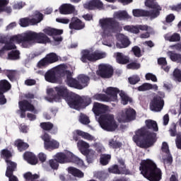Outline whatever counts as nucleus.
Segmentation results:
<instances>
[{"mask_svg": "<svg viewBox=\"0 0 181 181\" xmlns=\"http://www.w3.org/2000/svg\"><path fill=\"white\" fill-rule=\"evenodd\" d=\"M13 42H16L18 44L21 43L23 47L28 49L33 46L35 43L46 45V43L50 42V38L46 36L44 33H36L29 30L23 34L11 37L8 42H5V45L2 47L3 50H13L16 49V45Z\"/></svg>", "mask_w": 181, "mask_h": 181, "instance_id": "f257e3e1", "label": "nucleus"}, {"mask_svg": "<svg viewBox=\"0 0 181 181\" xmlns=\"http://www.w3.org/2000/svg\"><path fill=\"white\" fill-rule=\"evenodd\" d=\"M146 127H143L135 132L133 136V141L139 148L148 149L151 146H153L157 141L156 133L159 131L158 123L152 119H146L145 121ZM148 129L154 132H149Z\"/></svg>", "mask_w": 181, "mask_h": 181, "instance_id": "f03ea898", "label": "nucleus"}, {"mask_svg": "<svg viewBox=\"0 0 181 181\" xmlns=\"http://www.w3.org/2000/svg\"><path fill=\"white\" fill-rule=\"evenodd\" d=\"M139 170L144 177L149 181H160L162 180V170L151 160L141 162Z\"/></svg>", "mask_w": 181, "mask_h": 181, "instance_id": "7ed1b4c3", "label": "nucleus"}, {"mask_svg": "<svg viewBox=\"0 0 181 181\" xmlns=\"http://www.w3.org/2000/svg\"><path fill=\"white\" fill-rule=\"evenodd\" d=\"M99 124L103 129L109 132H112L118 128V124H117V122H115L112 115H100Z\"/></svg>", "mask_w": 181, "mask_h": 181, "instance_id": "20e7f679", "label": "nucleus"}, {"mask_svg": "<svg viewBox=\"0 0 181 181\" xmlns=\"http://www.w3.org/2000/svg\"><path fill=\"white\" fill-rule=\"evenodd\" d=\"M81 54V62L82 63H88V62L94 63L97 62V60H101V59H105V57H107L105 52H100L98 51L91 52V51L88 49L82 50Z\"/></svg>", "mask_w": 181, "mask_h": 181, "instance_id": "39448f33", "label": "nucleus"}, {"mask_svg": "<svg viewBox=\"0 0 181 181\" xmlns=\"http://www.w3.org/2000/svg\"><path fill=\"white\" fill-rule=\"evenodd\" d=\"M100 25L103 32H118L121 29L119 23L114 18H103L100 20Z\"/></svg>", "mask_w": 181, "mask_h": 181, "instance_id": "423d86ee", "label": "nucleus"}, {"mask_svg": "<svg viewBox=\"0 0 181 181\" xmlns=\"http://www.w3.org/2000/svg\"><path fill=\"white\" fill-rule=\"evenodd\" d=\"M61 74V77H64L66 76L65 83L69 86V87H71L72 88H76L79 90L81 88V86L78 85V79L73 78V72L69 70H64L59 71Z\"/></svg>", "mask_w": 181, "mask_h": 181, "instance_id": "0eeeda50", "label": "nucleus"}, {"mask_svg": "<svg viewBox=\"0 0 181 181\" xmlns=\"http://www.w3.org/2000/svg\"><path fill=\"white\" fill-rule=\"evenodd\" d=\"M97 74L101 78H111L114 75V68L108 64H100Z\"/></svg>", "mask_w": 181, "mask_h": 181, "instance_id": "6e6552de", "label": "nucleus"}, {"mask_svg": "<svg viewBox=\"0 0 181 181\" xmlns=\"http://www.w3.org/2000/svg\"><path fill=\"white\" fill-rule=\"evenodd\" d=\"M70 108L80 111L81 110V96L77 94H70L66 100Z\"/></svg>", "mask_w": 181, "mask_h": 181, "instance_id": "1a4fd4ad", "label": "nucleus"}, {"mask_svg": "<svg viewBox=\"0 0 181 181\" xmlns=\"http://www.w3.org/2000/svg\"><path fill=\"white\" fill-rule=\"evenodd\" d=\"M42 140L44 141L45 149L47 151H54V149H59V146H60V143L54 139L52 140L50 135L47 133L44 134Z\"/></svg>", "mask_w": 181, "mask_h": 181, "instance_id": "9d476101", "label": "nucleus"}, {"mask_svg": "<svg viewBox=\"0 0 181 181\" xmlns=\"http://www.w3.org/2000/svg\"><path fill=\"white\" fill-rule=\"evenodd\" d=\"M163 105H165V101L162 97L157 95L151 100L149 107L151 111L159 112L163 110Z\"/></svg>", "mask_w": 181, "mask_h": 181, "instance_id": "9b49d317", "label": "nucleus"}, {"mask_svg": "<svg viewBox=\"0 0 181 181\" xmlns=\"http://www.w3.org/2000/svg\"><path fill=\"white\" fill-rule=\"evenodd\" d=\"M136 116V112L132 108H129L125 110V112H122L119 116V121L120 122H129L134 121Z\"/></svg>", "mask_w": 181, "mask_h": 181, "instance_id": "f8f14e48", "label": "nucleus"}, {"mask_svg": "<svg viewBox=\"0 0 181 181\" xmlns=\"http://www.w3.org/2000/svg\"><path fill=\"white\" fill-rule=\"evenodd\" d=\"M45 36H54L53 39L55 42H62L63 37L60 35H63V30L48 28L43 30ZM58 36V37H57Z\"/></svg>", "mask_w": 181, "mask_h": 181, "instance_id": "ddd939ff", "label": "nucleus"}, {"mask_svg": "<svg viewBox=\"0 0 181 181\" xmlns=\"http://www.w3.org/2000/svg\"><path fill=\"white\" fill-rule=\"evenodd\" d=\"M64 69H49L48 70L45 74V78L46 81H48V83H57V74L59 75L60 77H62V74H60V71H63Z\"/></svg>", "mask_w": 181, "mask_h": 181, "instance_id": "4468645a", "label": "nucleus"}, {"mask_svg": "<svg viewBox=\"0 0 181 181\" xmlns=\"http://www.w3.org/2000/svg\"><path fill=\"white\" fill-rule=\"evenodd\" d=\"M83 7L88 11H95V9L101 11V9H104V3L101 0H90L88 3L85 4Z\"/></svg>", "mask_w": 181, "mask_h": 181, "instance_id": "2eb2a0df", "label": "nucleus"}, {"mask_svg": "<svg viewBox=\"0 0 181 181\" xmlns=\"http://www.w3.org/2000/svg\"><path fill=\"white\" fill-rule=\"evenodd\" d=\"M69 28L71 30H83L86 28V23L82 22L80 18L73 17L71 19Z\"/></svg>", "mask_w": 181, "mask_h": 181, "instance_id": "dca6fc26", "label": "nucleus"}, {"mask_svg": "<svg viewBox=\"0 0 181 181\" xmlns=\"http://www.w3.org/2000/svg\"><path fill=\"white\" fill-rule=\"evenodd\" d=\"M92 111L94 112L95 115L100 117V115L105 114L107 111H108V106L95 102Z\"/></svg>", "mask_w": 181, "mask_h": 181, "instance_id": "f3484780", "label": "nucleus"}, {"mask_svg": "<svg viewBox=\"0 0 181 181\" xmlns=\"http://www.w3.org/2000/svg\"><path fill=\"white\" fill-rule=\"evenodd\" d=\"M131 45V41L128 39V37L120 34L118 37V42L116 44L117 49H124L128 47Z\"/></svg>", "mask_w": 181, "mask_h": 181, "instance_id": "a211bd4d", "label": "nucleus"}, {"mask_svg": "<svg viewBox=\"0 0 181 181\" xmlns=\"http://www.w3.org/2000/svg\"><path fill=\"white\" fill-rule=\"evenodd\" d=\"M76 8L71 4H64L59 7V13L61 15H71L74 13Z\"/></svg>", "mask_w": 181, "mask_h": 181, "instance_id": "6ab92c4d", "label": "nucleus"}, {"mask_svg": "<svg viewBox=\"0 0 181 181\" xmlns=\"http://www.w3.org/2000/svg\"><path fill=\"white\" fill-rule=\"evenodd\" d=\"M18 107L21 111H35V106L27 100H23L18 102Z\"/></svg>", "mask_w": 181, "mask_h": 181, "instance_id": "aec40b11", "label": "nucleus"}, {"mask_svg": "<svg viewBox=\"0 0 181 181\" xmlns=\"http://www.w3.org/2000/svg\"><path fill=\"white\" fill-rule=\"evenodd\" d=\"M6 163L7 164L6 176V177H11V176H13V172L16 170L18 164L11 160H6Z\"/></svg>", "mask_w": 181, "mask_h": 181, "instance_id": "412c9836", "label": "nucleus"}, {"mask_svg": "<svg viewBox=\"0 0 181 181\" xmlns=\"http://www.w3.org/2000/svg\"><path fill=\"white\" fill-rule=\"evenodd\" d=\"M78 84L81 86L79 90H83V88H86L87 86L90 83V77L87 75L79 74L77 76Z\"/></svg>", "mask_w": 181, "mask_h": 181, "instance_id": "4be33fe9", "label": "nucleus"}, {"mask_svg": "<svg viewBox=\"0 0 181 181\" xmlns=\"http://www.w3.org/2000/svg\"><path fill=\"white\" fill-rule=\"evenodd\" d=\"M23 158L30 165H37L38 162L37 157L32 152L26 151L23 154Z\"/></svg>", "mask_w": 181, "mask_h": 181, "instance_id": "5701e85b", "label": "nucleus"}, {"mask_svg": "<svg viewBox=\"0 0 181 181\" xmlns=\"http://www.w3.org/2000/svg\"><path fill=\"white\" fill-rule=\"evenodd\" d=\"M54 90L57 93L58 97H62L66 100L67 97L69 96V90L64 86H56Z\"/></svg>", "mask_w": 181, "mask_h": 181, "instance_id": "b1692460", "label": "nucleus"}, {"mask_svg": "<svg viewBox=\"0 0 181 181\" xmlns=\"http://www.w3.org/2000/svg\"><path fill=\"white\" fill-rule=\"evenodd\" d=\"M109 173L114 175H128V170H122L118 165L115 164L108 168Z\"/></svg>", "mask_w": 181, "mask_h": 181, "instance_id": "393cba45", "label": "nucleus"}, {"mask_svg": "<svg viewBox=\"0 0 181 181\" xmlns=\"http://www.w3.org/2000/svg\"><path fill=\"white\" fill-rule=\"evenodd\" d=\"M83 155L86 156L88 163H93L95 160V158H97L94 150L83 151Z\"/></svg>", "mask_w": 181, "mask_h": 181, "instance_id": "a878e982", "label": "nucleus"}, {"mask_svg": "<svg viewBox=\"0 0 181 181\" xmlns=\"http://www.w3.org/2000/svg\"><path fill=\"white\" fill-rule=\"evenodd\" d=\"M12 88V86L10 84L9 81L6 79H3L0 81V93L5 94L8 93L9 90Z\"/></svg>", "mask_w": 181, "mask_h": 181, "instance_id": "bb28decb", "label": "nucleus"}, {"mask_svg": "<svg viewBox=\"0 0 181 181\" xmlns=\"http://www.w3.org/2000/svg\"><path fill=\"white\" fill-rule=\"evenodd\" d=\"M68 173L72 175V176H74V177H78V179L84 177V173L74 167L68 168Z\"/></svg>", "mask_w": 181, "mask_h": 181, "instance_id": "cd10ccee", "label": "nucleus"}, {"mask_svg": "<svg viewBox=\"0 0 181 181\" xmlns=\"http://www.w3.org/2000/svg\"><path fill=\"white\" fill-rule=\"evenodd\" d=\"M32 16H33V18L30 19L33 26L37 25V23H40L43 21V13H40V11H36L33 13Z\"/></svg>", "mask_w": 181, "mask_h": 181, "instance_id": "c85d7f7f", "label": "nucleus"}, {"mask_svg": "<svg viewBox=\"0 0 181 181\" xmlns=\"http://www.w3.org/2000/svg\"><path fill=\"white\" fill-rule=\"evenodd\" d=\"M54 158L59 163H67V162H70L69 160L70 157L69 156V153L67 155L64 153H57L54 156Z\"/></svg>", "mask_w": 181, "mask_h": 181, "instance_id": "c756f323", "label": "nucleus"}, {"mask_svg": "<svg viewBox=\"0 0 181 181\" xmlns=\"http://www.w3.org/2000/svg\"><path fill=\"white\" fill-rule=\"evenodd\" d=\"M116 60L119 64H128L129 63V57L125 56L121 52H117Z\"/></svg>", "mask_w": 181, "mask_h": 181, "instance_id": "7c9ffc66", "label": "nucleus"}, {"mask_svg": "<svg viewBox=\"0 0 181 181\" xmlns=\"http://www.w3.org/2000/svg\"><path fill=\"white\" fill-rule=\"evenodd\" d=\"M76 134L74 135V140L76 141H78V136H81L82 138H84V139H88V141H91L93 139L90 134L84 132L81 130H76Z\"/></svg>", "mask_w": 181, "mask_h": 181, "instance_id": "2f4dec72", "label": "nucleus"}, {"mask_svg": "<svg viewBox=\"0 0 181 181\" xmlns=\"http://www.w3.org/2000/svg\"><path fill=\"white\" fill-rule=\"evenodd\" d=\"M15 146L18 148L19 152H23V151H26L28 148H29V144L28 143L24 142L21 139H17L14 142Z\"/></svg>", "mask_w": 181, "mask_h": 181, "instance_id": "473e14b6", "label": "nucleus"}, {"mask_svg": "<svg viewBox=\"0 0 181 181\" xmlns=\"http://www.w3.org/2000/svg\"><path fill=\"white\" fill-rule=\"evenodd\" d=\"M133 16L135 18H146L149 15L148 10L144 9H133L132 11Z\"/></svg>", "mask_w": 181, "mask_h": 181, "instance_id": "72a5a7b5", "label": "nucleus"}, {"mask_svg": "<svg viewBox=\"0 0 181 181\" xmlns=\"http://www.w3.org/2000/svg\"><path fill=\"white\" fill-rule=\"evenodd\" d=\"M114 16L119 21H129V19L132 18L126 11L116 12Z\"/></svg>", "mask_w": 181, "mask_h": 181, "instance_id": "f704fd0d", "label": "nucleus"}, {"mask_svg": "<svg viewBox=\"0 0 181 181\" xmlns=\"http://www.w3.org/2000/svg\"><path fill=\"white\" fill-rule=\"evenodd\" d=\"M118 93H119V89L112 87L107 88L105 91V93L112 98L113 100H117L118 97Z\"/></svg>", "mask_w": 181, "mask_h": 181, "instance_id": "c9c22d12", "label": "nucleus"}, {"mask_svg": "<svg viewBox=\"0 0 181 181\" xmlns=\"http://www.w3.org/2000/svg\"><path fill=\"white\" fill-rule=\"evenodd\" d=\"M45 59L48 62V64H53V63H56L59 62V56L57 54L51 52L45 56Z\"/></svg>", "mask_w": 181, "mask_h": 181, "instance_id": "e433bc0d", "label": "nucleus"}, {"mask_svg": "<svg viewBox=\"0 0 181 181\" xmlns=\"http://www.w3.org/2000/svg\"><path fill=\"white\" fill-rule=\"evenodd\" d=\"M69 162H73V163H76L78 166H83L84 165V161L83 160L80 159L78 157L74 156L73 153L69 152Z\"/></svg>", "mask_w": 181, "mask_h": 181, "instance_id": "4c0bfd02", "label": "nucleus"}, {"mask_svg": "<svg viewBox=\"0 0 181 181\" xmlns=\"http://www.w3.org/2000/svg\"><path fill=\"white\" fill-rule=\"evenodd\" d=\"M168 56L170 57L172 62H176V63H181V54L175 53L173 51H168L167 52Z\"/></svg>", "mask_w": 181, "mask_h": 181, "instance_id": "58836bf2", "label": "nucleus"}, {"mask_svg": "<svg viewBox=\"0 0 181 181\" xmlns=\"http://www.w3.org/2000/svg\"><path fill=\"white\" fill-rule=\"evenodd\" d=\"M81 110L86 108V107H88V105L93 103L91 98L88 96H81Z\"/></svg>", "mask_w": 181, "mask_h": 181, "instance_id": "ea45409f", "label": "nucleus"}, {"mask_svg": "<svg viewBox=\"0 0 181 181\" xmlns=\"http://www.w3.org/2000/svg\"><path fill=\"white\" fill-rule=\"evenodd\" d=\"M4 74L12 83L16 81V71L7 69L4 71Z\"/></svg>", "mask_w": 181, "mask_h": 181, "instance_id": "a19ab883", "label": "nucleus"}, {"mask_svg": "<svg viewBox=\"0 0 181 181\" xmlns=\"http://www.w3.org/2000/svg\"><path fill=\"white\" fill-rule=\"evenodd\" d=\"M111 160V154H101L100 162L103 166H107Z\"/></svg>", "mask_w": 181, "mask_h": 181, "instance_id": "79ce46f5", "label": "nucleus"}, {"mask_svg": "<svg viewBox=\"0 0 181 181\" xmlns=\"http://www.w3.org/2000/svg\"><path fill=\"white\" fill-rule=\"evenodd\" d=\"M32 19L29 17L23 18L20 19V25L22 28H28V26H33V23H32Z\"/></svg>", "mask_w": 181, "mask_h": 181, "instance_id": "37998d69", "label": "nucleus"}, {"mask_svg": "<svg viewBox=\"0 0 181 181\" xmlns=\"http://www.w3.org/2000/svg\"><path fill=\"white\" fill-rule=\"evenodd\" d=\"M40 128H42V129H43V131H47V132H49V131H52V129L54 127V125L50 122H44L40 124Z\"/></svg>", "mask_w": 181, "mask_h": 181, "instance_id": "c03bdc74", "label": "nucleus"}, {"mask_svg": "<svg viewBox=\"0 0 181 181\" xmlns=\"http://www.w3.org/2000/svg\"><path fill=\"white\" fill-rule=\"evenodd\" d=\"M94 100H97L98 101H103L108 103L109 101H111V98L108 97L105 94L102 93H97L95 95H93Z\"/></svg>", "mask_w": 181, "mask_h": 181, "instance_id": "a18cd8bd", "label": "nucleus"}, {"mask_svg": "<svg viewBox=\"0 0 181 181\" xmlns=\"http://www.w3.org/2000/svg\"><path fill=\"white\" fill-rule=\"evenodd\" d=\"M21 52L18 50H12L8 54L9 60H19L21 59Z\"/></svg>", "mask_w": 181, "mask_h": 181, "instance_id": "49530a36", "label": "nucleus"}, {"mask_svg": "<svg viewBox=\"0 0 181 181\" xmlns=\"http://www.w3.org/2000/svg\"><path fill=\"white\" fill-rule=\"evenodd\" d=\"M78 146L80 148V151L82 155L83 151H90V149H88V148H90V144L83 140H79L78 141Z\"/></svg>", "mask_w": 181, "mask_h": 181, "instance_id": "de8ad7c7", "label": "nucleus"}, {"mask_svg": "<svg viewBox=\"0 0 181 181\" xmlns=\"http://www.w3.org/2000/svg\"><path fill=\"white\" fill-rule=\"evenodd\" d=\"M160 11H162V9L148 11V15L146 16V18H150L151 19H156V18L160 15Z\"/></svg>", "mask_w": 181, "mask_h": 181, "instance_id": "09e8293b", "label": "nucleus"}, {"mask_svg": "<svg viewBox=\"0 0 181 181\" xmlns=\"http://www.w3.org/2000/svg\"><path fill=\"white\" fill-rule=\"evenodd\" d=\"M109 146L113 149H119L122 146V143L112 139L109 141Z\"/></svg>", "mask_w": 181, "mask_h": 181, "instance_id": "8fccbe9b", "label": "nucleus"}, {"mask_svg": "<svg viewBox=\"0 0 181 181\" xmlns=\"http://www.w3.org/2000/svg\"><path fill=\"white\" fill-rule=\"evenodd\" d=\"M40 176L37 174L33 175L32 173L28 172L24 174V178L27 181H33L36 180V179H39Z\"/></svg>", "mask_w": 181, "mask_h": 181, "instance_id": "3c124183", "label": "nucleus"}, {"mask_svg": "<svg viewBox=\"0 0 181 181\" xmlns=\"http://www.w3.org/2000/svg\"><path fill=\"white\" fill-rule=\"evenodd\" d=\"M124 30L131 32V33H135L136 35L139 33V28L138 25H126L124 27Z\"/></svg>", "mask_w": 181, "mask_h": 181, "instance_id": "603ef678", "label": "nucleus"}, {"mask_svg": "<svg viewBox=\"0 0 181 181\" xmlns=\"http://www.w3.org/2000/svg\"><path fill=\"white\" fill-rule=\"evenodd\" d=\"M173 77L174 81H177L178 83H181V70L176 68L173 73Z\"/></svg>", "mask_w": 181, "mask_h": 181, "instance_id": "864d4df0", "label": "nucleus"}, {"mask_svg": "<svg viewBox=\"0 0 181 181\" xmlns=\"http://www.w3.org/2000/svg\"><path fill=\"white\" fill-rule=\"evenodd\" d=\"M127 69H129V70H139V69H141V64L136 61L130 62L127 65Z\"/></svg>", "mask_w": 181, "mask_h": 181, "instance_id": "5fc2aeb1", "label": "nucleus"}, {"mask_svg": "<svg viewBox=\"0 0 181 181\" xmlns=\"http://www.w3.org/2000/svg\"><path fill=\"white\" fill-rule=\"evenodd\" d=\"M168 42H180V35L179 33H174L172 35L165 37Z\"/></svg>", "mask_w": 181, "mask_h": 181, "instance_id": "6e6d98bb", "label": "nucleus"}, {"mask_svg": "<svg viewBox=\"0 0 181 181\" xmlns=\"http://www.w3.org/2000/svg\"><path fill=\"white\" fill-rule=\"evenodd\" d=\"M119 95L122 98V104H123V105H127V104H128V103H132V99H131L125 93L121 92Z\"/></svg>", "mask_w": 181, "mask_h": 181, "instance_id": "4d7b16f0", "label": "nucleus"}, {"mask_svg": "<svg viewBox=\"0 0 181 181\" xmlns=\"http://www.w3.org/2000/svg\"><path fill=\"white\" fill-rule=\"evenodd\" d=\"M1 155L5 158V162H6V160H9L12 157V153L6 148L1 150Z\"/></svg>", "mask_w": 181, "mask_h": 181, "instance_id": "13d9d810", "label": "nucleus"}, {"mask_svg": "<svg viewBox=\"0 0 181 181\" xmlns=\"http://www.w3.org/2000/svg\"><path fill=\"white\" fill-rule=\"evenodd\" d=\"M47 66H49V62H47L45 57L40 60L37 64V69H45V67H47Z\"/></svg>", "mask_w": 181, "mask_h": 181, "instance_id": "bf43d9fd", "label": "nucleus"}, {"mask_svg": "<svg viewBox=\"0 0 181 181\" xmlns=\"http://www.w3.org/2000/svg\"><path fill=\"white\" fill-rule=\"evenodd\" d=\"M79 122H81V124H83V125H88V124L90 123V118H88L87 115L81 113L79 117Z\"/></svg>", "mask_w": 181, "mask_h": 181, "instance_id": "052dcab7", "label": "nucleus"}, {"mask_svg": "<svg viewBox=\"0 0 181 181\" xmlns=\"http://www.w3.org/2000/svg\"><path fill=\"white\" fill-rule=\"evenodd\" d=\"M149 90H152V84L151 83H145L138 87L139 91H148Z\"/></svg>", "mask_w": 181, "mask_h": 181, "instance_id": "680f3d73", "label": "nucleus"}, {"mask_svg": "<svg viewBox=\"0 0 181 181\" xmlns=\"http://www.w3.org/2000/svg\"><path fill=\"white\" fill-rule=\"evenodd\" d=\"M59 163H60L58 162L55 158L49 160V165L54 170H57V169H59Z\"/></svg>", "mask_w": 181, "mask_h": 181, "instance_id": "e2e57ef3", "label": "nucleus"}, {"mask_svg": "<svg viewBox=\"0 0 181 181\" xmlns=\"http://www.w3.org/2000/svg\"><path fill=\"white\" fill-rule=\"evenodd\" d=\"M177 125L175 123H173L171 127L169 129L170 136H177V131L176 130Z\"/></svg>", "mask_w": 181, "mask_h": 181, "instance_id": "0e129e2a", "label": "nucleus"}, {"mask_svg": "<svg viewBox=\"0 0 181 181\" xmlns=\"http://www.w3.org/2000/svg\"><path fill=\"white\" fill-rule=\"evenodd\" d=\"M132 52H133L134 56L136 57H141L142 54L141 52V48L138 46H134L132 49Z\"/></svg>", "mask_w": 181, "mask_h": 181, "instance_id": "69168bd1", "label": "nucleus"}, {"mask_svg": "<svg viewBox=\"0 0 181 181\" xmlns=\"http://www.w3.org/2000/svg\"><path fill=\"white\" fill-rule=\"evenodd\" d=\"M128 80H129V84H132V85H135L139 83V81H141V78L138 76H133L132 77H129Z\"/></svg>", "mask_w": 181, "mask_h": 181, "instance_id": "338daca9", "label": "nucleus"}, {"mask_svg": "<svg viewBox=\"0 0 181 181\" xmlns=\"http://www.w3.org/2000/svg\"><path fill=\"white\" fill-rule=\"evenodd\" d=\"M146 80H151V81H153L154 83H156L158 81V78H156V76L153 75L151 73H148L145 76Z\"/></svg>", "mask_w": 181, "mask_h": 181, "instance_id": "774afa93", "label": "nucleus"}]
</instances>
